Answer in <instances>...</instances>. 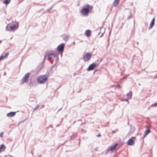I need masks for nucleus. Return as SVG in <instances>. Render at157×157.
Wrapping results in <instances>:
<instances>
[{
    "mask_svg": "<svg viewBox=\"0 0 157 157\" xmlns=\"http://www.w3.org/2000/svg\"><path fill=\"white\" fill-rule=\"evenodd\" d=\"M10 2V0H5L3 1V3L6 5L9 4Z\"/></svg>",
    "mask_w": 157,
    "mask_h": 157,
    "instance_id": "obj_21",
    "label": "nucleus"
},
{
    "mask_svg": "<svg viewBox=\"0 0 157 157\" xmlns=\"http://www.w3.org/2000/svg\"><path fill=\"white\" fill-rule=\"evenodd\" d=\"M93 7L89 4L86 5L81 10V13L83 16H87L88 14L92 9Z\"/></svg>",
    "mask_w": 157,
    "mask_h": 157,
    "instance_id": "obj_1",
    "label": "nucleus"
},
{
    "mask_svg": "<svg viewBox=\"0 0 157 157\" xmlns=\"http://www.w3.org/2000/svg\"><path fill=\"white\" fill-rule=\"evenodd\" d=\"M7 97H6V101H7Z\"/></svg>",
    "mask_w": 157,
    "mask_h": 157,
    "instance_id": "obj_47",
    "label": "nucleus"
},
{
    "mask_svg": "<svg viewBox=\"0 0 157 157\" xmlns=\"http://www.w3.org/2000/svg\"><path fill=\"white\" fill-rule=\"evenodd\" d=\"M154 72L157 73V74L155 75V78H156L157 77V71H154Z\"/></svg>",
    "mask_w": 157,
    "mask_h": 157,
    "instance_id": "obj_32",
    "label": "nucleus"
},
{
    "mask_svg": "<svg viewBox=\"0 0 157 157\" xmlns=\"http://www.w3.org/2000/svg\"><path fill=\"white\" fill-rule=\"evenodd\" d=\"M117 86L118 87H119V88H121V86L119 84H117Z\"/></svg>",
    "mask_w": 157,
    "mask_h": 157,
    "instance_id": "obj_35",
    "label": "nucleus"
},
{
    "mask_svg": "<svg viewBox=\"0 0 157 157\" xmlns=\"http://www.w3.org/2000/svg\"><path fill=\"white\" fill-rule=\"evenodd\" d=\"M43 67V64L41 63L38 66L39 69L41 70L42 69Z\"/></svg>",
    "mask_w": 157,
    "mask_h": 157,
    "instance_id": "obj_23",
    "label": "nucleus"
},
{
    "mask_svg": "<svg viewBox=\"0 0 157 157\" xmlns=\"http://www.w3.org/2000/svg\"><path fill=\"white\" fill-rule=\"evenodd\" d=\"M3 134H4V132H1L0 133V137H2Z\"/></svg>",
    "mask_w": 157,
    "mask_h": 157,
    "instance_id": "obj_31",
    "label": "nucleus"
},
{
    "mask_svg": "<svg viewBox=\"0 0 157 157\" xmlns=\"http://www.w3.org/2000/svg\"><path fill=\"white\" fill-rule=\"evenodd\" d=\"M45 4L44 3V5L40 4V5H45Z\"/></svg>",
    "mask_w": 157,
    "mask_h": 157,
    "instance_id": "obj_40",
    "label": "nucleus"
},
{
    "mask_svg": "<svg viewBox=\"0 0 157 157\" xmlns=\"http://www.w3.org/2000/svg\"><path fill=\"white\" fill-rule=\"evenodd\" d=\"M145 127H146V128H147H147H148V126H145Z\"/></svg>",
    "mask_w": 157,
    "mask_h": 157,
    "instance_id": "obj_39",
    "label": "nucleus"
},
{
    "mask_svg": "<svg viewBox=\"0 0 157 157\" xmlns=\"http://www.w3.org/2000/svg\"><path fill=\"white\" fill-rule=\"evenodd\" d=\"M97 65V64L96 63H93L90 65L87 68V70L88 71L92 70L95 68Z\"/></svg>",
    "mask_w": 157,
    "mask_h": 157,
    "instance_id": "obj_9",
    "label": "nucleus"
},
{
    "mask_svg": "<svg viewBox=\"0 0 157 157\" xmlns=\"http://www.w3.org/2000/svg\"><path fill=\"white\" fill-rule=\"evenodd\" d=\"M155 23V19L154 18H153L152 19L151 21L149 27L148 28L149 29H151V28H152L153 26L154 25Z\"/></svg>",
    "mask_w": 157,
    "mask_h": 157,
    "instance_id": "obj_12",
    "label": "nucleus"
},
{
    "mask_svg": "<svg viewBox=\"0 0 157 157\" xmlns=\"http://www.w3.org/2000/svg\"><path fill=\"white\" fill-rule=\"evenodd\" d=\"M115 132V131H112V133H114Z\"/></svg>",
    "mask_w": 157,
    "mask_h": 157,
    "instance_id": "obj_38",
    "label": "nucleus"
},
{
    "mask_svg": "<svg viewBox=\"0 0 157 157\" xmlns=\"http://www.w3.org/2000/svg\"><path fill=\"white\" fill-rule=\"evenodd\" d=\"M119 2V1L118 0H114L113 3V5L114 7H116Z\"/></svg>",
    "mask_w": 157,
    "mask_h": 157,
    "instance_id": "obj_17",
    "label": "nucleus"
},
{
    "mask_svg": "<svg viewBox=\"0 0 157 157\" xmlns=\"http://www.w3.org/2000/svg\"><path fill=\"white\" fill-rule=\"evenodd\" d=\"M124 24V23H122V25H123Z\"/></svg>",
    "mask_w": 157,
    "mask_h": 157,
    "instance_id": "obj_45",
    "label": "nucleus"
},
{
    "mask_svg": "<svg viewBox=\"0 0 157 157\" xmlns=\"http://www.w3.org/2000/svg\"><path fill=\"white\" fill-rule=\"evenodd\" d=\"M65 44L62 43L59 44L57 48V50L58 52H63L65 48Z\"/></svg>",
    "mask_w": 157,
    "mask_h": 157,
    "instance_id": "obj_5",
    "label": "nucleus"
},
{
    "mask_svg": "<svg viewBox=\"0 0 157 157\" xmlns=\"http://www.w3.org/2000/svg\"><path fill=\"white\" fill-rule=\"evenodd\" d=\"M59 126V125H57V126Z\"/></svg>",
    "mask_w": 157,
    "mask_h": 157,
    "instance_id": "obj_49",
    "label": "nucleus"
},
{
    "mask_svg": "<svg viewBox=\"0 0 157 157\" xmlns=\"http://www.w3.org/2000/svg\"><path fill=\"white\" fill-rule=\"evenodd\" d=\"M92 56V54L89 52H87L84 55L83 57L81 58L83 59L84 62H86L89 60Z\"/></svg>",
    "mask_w": 157,
    "mask_h": 157,
    "instance_id": "obj_4",
    "label": "nucleus"
},
{
    "mask_svg": "<svg viewBox=\"0 0 157 157\" xmlns=\"http://www.w3.org/2000/svg\"><path fill=\"white\" fill-rule=\"evenodd\" d=\"M96 71H95L94 72V74H95V72Z\"/></svg>",
    "mask_w": 157,
    "mask_h": 157,
    "instance_id": "obj_44",
    "label": "nucleus"
},
{
    "mask_svg": "<svg viewBox=\"0 0 157 157\" xmlns=\"http://www.w3.org/2000/svg\"><path fill=\"white\" fill-rule=\"evenodd\" d=\"M132 92H130L127 94V97L128 98H129V99H131L132 98Z\"/></svg>",
    "mask_w": 157,
    "mask_h": 157,
    "instance_id": "obj_19",
    "label": "nucleus"
},
{
    "mask_svg": "<svg viewBox=\"0 0 157 157\" xmlns=\"http://www.w3.org/2000/svg\"><path fill=\"white\" fill-rule=\"evenodd\" d=\"M11 157H13V156H11Z\"/></svg>",
    "mask_w": 157,
    "mask_h": 157,
    "instance_id": "obj_51",
    "label": "nucleus"
},
{
    "mask_svg": "<svg viewBox=\"0 0 157 157\" xmlns=\"http://www.w3.org/2000/svg\"><path fill=\"white\" fill-rule=\"evenodd\" d=\"M9 52H7L6 53H5L4 55H2L0 57V61L1 60H4L5 59H6L8 56L9 55Z\"/></svg>",
    "mask_w": 157,
    "mask_h": 157,
    "instance_id": "obj_13",
    "label": "nucleus"
},
{
    "mask_svg": "<svg viewBox=\"0 0 157 157\" xmlns=\"http://www.w3.org/2000/svg\"><path fill=\"white\" fill-rule=\"evenodd\" d=\"M39 105H37L35 107V108H34V111L35 110H36L39 107Z\"/></svg>",
    "mask_w": 157,
    "mask_h": 157,
    "instance_id": "obj_27",
    "label": "nucleus"
},
{
    "mask_svg": "<svg viewBox=\"0 0 157 157\" xmlns=\"http://www.w3.org/2000/svg\"><path fill=\"white\" fill-rule=\"evenodd\" d=\"M136 137L135 136H132L130 138L127 142V144L130 146H132L134 144V141Z\"/></svg>",
    "mask_w": 157,
    "mask_h": 157,
    "instance_id": "obj_7",
    "label": "nucleus"
},
{
    "mask_svg": "<svg viewBox=\"0 0 157 157\" xmlns=\"http://www.w3.org/2000/svg\"><path fill=\"white\" fill-rule=\"evenodd\" d=\"M77 133H75L73 134L70 137V138L71 140H73L77 136Z\"/></svg>",
    "mask_w": 157,
    "mask_h": 157,
    "instance_id": "obj_18",
    "label": "nucleus"
},
{
    "mask_svg": "<svg viewBox=\"0 0 157 157\" xmlns=\"http://www.w3.org/2000/svg\"><path fill=\"white\" fill-rule=\"evenodd\" d=\"M129 99H130L129 98H128L127 97L126 98L123 99V100L128 102Z\"/></svg>",
    "mask_w": 157,
    "mask_h": 157,
    "instance_id": "obj_25",
    "label": "nucleus"
},
{
    "mask_svg": "<svg viewBox=\"0 0 157 157\" xmlns=\"http://www.w3.org/2000/svg\"><path fill=\"white\" fill-rule=\"evenodd\" d=\"M46 56H45V55L44 56V59L42 62L41 63H43L45 61V60L46 59Z\"/></svg>",
    "mask_w": 157,
    "mask_h": 157,
    "instance_id": "obj_30",
    "label": "nucleus"
},
{
    "mask_svg": "<svg viewBox=\"0 0 157 157\" xmlns=\"http://www.w3.org/2000/svg\"><path fill=\"white\" fill-rule=\"evenodd\" d=\"M2 40H0V44L1 43H2Z\"/></svg>",
    "mask_w": 157,
    "mask_h": 157,
    "instance_id": "obj_43",
    "label": "nucleus"
},
{
    "mask_svg": "<svg viewBox=\"0 0 157 157\" xmlns=\"http://www.w3.org/2000/svg\"><path fill=\"white\" fill-rule=\"evenodd\" d=\"M31 73L30 72H28L26 74L23 78L21 80V83L23 84L25 83H27L28 80V79L30 77Z\"/></svg>",
    "mask_w": 157,
    "mask_h": 157,
    "instance_id": "obj_3",
    "label": "nucleus"
},
{
    "mask_svg": "<svg viewBox=\"0 0 157 157\" xmlns=\"http://www.w3.org/2000/svg\"><path fill=\"white\" fill-rule=\"evenodd\" d=\"M62 109V108H60L58 110V112L59 111Z\"/></svg>",
    "mask_w": 157,
    "mask_h": 157,
    "instance_id": "obj_37",
    "label": "nucleus"
},
{
    "mask_svg": "<svg viewBox=\"0 0 157 157\" xmlns=\"http://www.w3.org/2000/svg\"><path fill=\"white\" fill-rule=\"evenodd\" d=\"M53 6H52L50 8L48 9L47 10V12H49L50 10H51L52 8H53Z\"/></svg>",
    "mask_w": 157,
    "mask_h": 157,
    "instance_id": "obj_28",
    "label": "nucleus"
},
{
    "mask_svg": "<svg viewBox=\"0 0 157 157\" xmlns=\"http://www.w3.org/2000/svg\"><path fill=\"white\" fill-rule=\"evenodd\" d=\"M63 52H58L59 54H60V56H61V57H62Z\"/></svg>",
    "mask_w": 157,
    "mask_h": 157,
    "instance_id": "obj_29",
    "label": "nucleus"
},
{
    "mask_svg": "<svg viewBox=\"0 0 157 157\" xmlns=\"http://www.w3.org/2000/svg\"><path fill=\"white\" fill-rule=\"evenodd\" d=\"M56 63H57V62H56H56L55 63V64H54L53 65H52V66L51 67V70H52V69L54 67H55V69H56Z\"/></svg>",
    "mask_w": 157,
    "mask_h": 157,
    "instance_id": "obj_22",
    "label": "nucleus"
},
{
    "mask_svg": "<svg viewBox=\"0 0 157 157\" xmlns=\"http://www.w3.org/2000/svg\"><path fill=\"white\" fill-rule=\"evenodd\" d=\"M6 29L7 30H8L9 31H10V29L9 28V25H7L6 26Z\"/></svg>",
    "mask_w": 157,
    "mask_h": 157,
    "instance_id": "obj_26",
    "label": "nucleus"
},
{
    "mask_svg": "<svg viewBox=\"0 0 157 157\" xmlns=\"http://www.w3.org/2000/svg\"><path fill=\"white\" fill-rule=\"evenodd\" d=\"M131 15H130V16H129L128 17V18H127V20H128V19H129L131 18Z\"/></svg>",
    "mask_w": 157,
    "mask_h": 157,
    "instance_id": "obj_33",
    "label": "nucleus"
},
{
    "mask_svg": "<svg viewBox=\"0 0 157 157\" xmlns=\"http://www.w3.org/2000/svg\"><path fill=\"white\" fill-rule=\"evenodd\" d=\"M80 107H82V105H81V104H80Z\"/></svg>",
    "mask_w": 157,
    "mask_h": 157,
    "instance_id": "obj_41",
    "label": "nucleus"
},
{
    "mask_svg": "<svg viewBox=\"0 0 157 157\" xmlns=\"http://www.w3.org/2000/svg\"><path fill=\"white\" fill-rule=\"evenodd\" d=\"M91 33V31L90 29H88L86 30L85 34L87 37H89L90 36Z\"/></svg>",
    "mask_w": 157,
    "mask_h": 157,
    "instance_id": "obj_14",
    "label": "nucleus"
},
{
    "mask_svg": "<svg viewBox=\"0 0 157 157\" xmlns=\"http://www.w3.org/2000/svg\"><path fill=\"white\" fill-rule=\"evenodd\" d=\"M137 43V45H138V44H139V43H138V42H137V43Z\"/></svg>",
    "mask_w": 157,
    "mask_h": 157,
    "instance_id": "obj_46",
    "label": "nucleus"
},
{
    "mask_svg": "<svg viewBox=\"0 0 157 157\" xmlns=\"http://www.w3.org/2000/svg\"><path fill=\"white\" fill-rule=\"evenodd\" d=\"M6 149V147L4 144H2L0 145V153L4 150Z\"/></svg>",
    "mask_w": 157,
    "mask_h": 157,
    "instance_id": "obj_16",
    "label": "nucleus"
},
{
    "mask_svg": "<svg viewBox=\"0 0 157 157\" xmlns=\"http://www.w3.org/2000/svg\"><path fill=\"white\" fill-rule=\"evenodd\" d=\"M18 26L19 24L18 22L16 24H13L12 25H10L9 27V28L10 29V31L16 30L18 28Z\"/></svg>",
    "mask_w": 157,
    "mask_h": 157,
    "instance_id": "obj_8",
    "label": "nucleus"
},
{
    "mask_svg": "<svg viewBox=\"0 0 157 157\" xmlns=\"http://www.w3.org/2000/svg\"><path fill=\"white\" fill-rule=\"evenodd\" d=\"M45 56L46 58H48V59L52 58V57H57V55L53 53H47L45 54Z\"/></svg>",
    "mask_w": 157,
    "mask_h": 157,
    "instance_id": "obj_6",
    "label": "nucleus"
},
{
    "mask_svg": "<svg viewBox=\"0 0 157 157\" xmlns=\"http://www.w3.org/2000/svg\"><path fill=\"white\" fill-rule=\"evenodd\" d=\"M36 4V5H38V3Z\"/></svg>",
    "mask_w": 157,
    "mask_h": 157,
    "instance_id": "obj_50",
    "label": "nucleus"
},
{
    "mask_svg": "<svg viewBox=\"0 0 157 157\" xmlns=\"http://www.w3.org/2000/svg\"><path fill=\"white\" fill-rule=\"evenodd\" d=\"M117 145V144H116L110 147H109L107 150L106 152H108L109 151H113L116 148Z\"/></svg>",
    "mask_w": 157,
    "mask_h": 157,
    "instance_id": "obj_10",
    "label": "nucleus"
},
{
    "mask_svg": "<svg viewBox=\"0 0 157 157\" xmlns=\"http://www.w3.org/2000/svg\"><path fill=\"white\" fill-rule=\"evenodd\" d=\"M16 114V112H10L7 114L6 116L8 117H12L14 116Z\"/></svg>",
    "mask_w": 157,
    "mask_h": 157,
    "instance_id": "obj_11",
    "label": "nucleus"
},
{
    "mask_svg": "<svg viewBox=\"0 0 157 157\" xmlns=\"http://www.w3.org/2000/svg\"><path fill=\"white\" fill-rule=\"evenodd\" d=\"M138 85H139V86H140V84H139Z\"/></svg>",
    "mask_w": 157,
    "mask_h": 157,
    "instance_id": "obj_48",
    "label": "nucleus"
},
{
    "mask_svg": "<svg viewBox=\"0 0 157 157\" xmlns=\"http://www.w3.org/2000/svg\"><path fill=\"white\" fill-rule=\"evenodd\" d=\"M151 106H157V101L151 105Z\"/></svg>",
    "mask_w": 157,
    "mask_h": 157,
    "instance_id": "obj_24",
    "label": "nucleus"
},
{
    "mask_svg": "<svg viewBox=\"0 0 157 157\" xmlns=\"http://www.w3.org/2000/svg\"><path fill=\"white\" fill-rule=\"evenodd\" d=\"M101 134H98L97 135V137H100L101 136Z\"/></svg>",
    "mask_w": 157,
    "mask_h": 157,
    "instance_id": "obj_36",
    "label": "nucleus"
},
{
    "mask_svg": "<svg viewBox=\"0 0 157 157\" xmlns=\"http://www.w3.org/2000/svg\"><path fill=\"white\" fill-rule=\"evenodd\" d=\"M47 80L48 78L45 75L40 76L37 78V81L40 84H43Z\"/></svg>",
    "mask_w": 157,
    "mask_h": 157,
    "instance_id": "obj_2",
    "label": "nucleus"
},
{
    "mask_svg": "<svg viewBox=\"0 0 157 157\" xmlns=\"http://www.w3.org/2000/svg\"><path fill=\"white\" fill-rule=\"evenodd\" d=\"M69 37V36L67 35H64L63 36V40L66 41L68 40V38Z\"/></svg>",
    "mask_w": 157,
    "mask_h": 157,
    "instance_id": "obj_20",
    "label": "nucleus"
},
{
    "mask_svg": "<svg viewBox=\"0 0 157 157\" xmlns=\"http://www.w3.org/2000/svg\"><path fill=\"white\" fill-rule=\"evenodd\" d=\"M151 132V130L150 129H147L144 132V135L143 137H145L146 136L148 135Z\"/></svg>",
    "mask_w": 157,
    "mask_h": 157,
    "instance_id": "obj_15",
    "label": "nucleus"
},
{
    "mask_svg": "<svg viewBox=\"0 0 157 157\" xmlns=\"http://www.w3.org/2000/svg\"><path fill=\"white\" fill-rule=\"evenodd\" d=\"M84 100L83 101L81 102V103H82V102H84Z\"/></svg>",
    "mask_w": 157,
    "mask_h": 157,
    "instance_id": "obj_42",
    "label": "nucleus"
},
{
    "mask_svg": "<svg viewBox=\"0 0 157 157\" xmlns=\"http://www.w3.org/2000/svg\"><path fill=\"white\" fill-rule=\"evenodd\" d=\"M104 33H102V34L100 36L99 38H101L103 36Z\"/></svg>",
    "mask_w": 157,
    "mask_h": 157,
    "instance_id": "obj_34",
    "label": "nucleus"
}]
</instances>
